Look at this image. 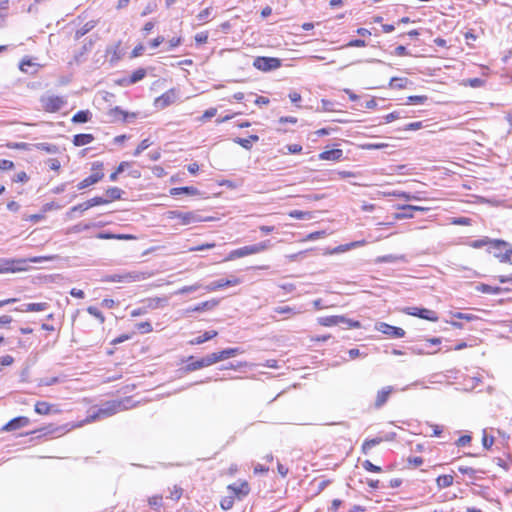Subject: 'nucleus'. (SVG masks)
<instances>
[{"label":"nucleus","instance_id":"obj_1","mask_svg":"<svg viewBox=\"0 0 512 512\" xmlns=\"http://www.w3.org/2000/svg\"><path fill=\"white\" fill-rule=\"evenodd\" d=\"M135 406L132 403V399L130 397H125L121 400H111L107 401L100 408L97 409L93 414H90L87 421L92 422L99 419L108 418L117 412L127 410L131 407Z\"/></svg>","mask_w":512,"mask_h":512},{"label":"nucleus","instance_id":"obj_2","mask_svg":"<svg viewBox=\"0 0 512 512\" xmlns=\"http://www.w3.org/2000/svg\"><path fill=\"white\" fill-rule=\"evenodd\" d=\"M55 256H38L28 259H7L0 258V273L17 272L25 270L24 265L27 263H41L51 261Z\"/></svg>","mask_w":512,"mask_h":512},{"label":"nucleus","instance_id":"obj_3","mask_svg":"<svg viewBox=\"0 0 512 512\" xmlns=\"http://www.w3.org/2000/svg\"><path fill=\"white\" fill-rule=\"evenodd\" d=\"M167 219H178L180 225H190L211 220L210 217H202L195 211L183 212L180 210H169L165 213Z\"/></svg>","mask_w":512,"mask_h":512},{"label":"nucleus","instance_id":"obj_4","mask_svg":"<svg viewBox=\"0 0 512 512\" xmlns=\"http://www.w3.org/2000/svg\"><path fill=\"white\" fill-rule=\"evenodd\" d=\"M488 252L502 263H512V246L504 240L495 239L491 241Z\"/></svg>","mask_w":512,"mask_h":512},{"label":"nucleus","instance_id":"obj_5","mask_svg":"<svg viewBox=\"0 0 512 512\" xmlns=\"http://www.w3.org/2000/svg\"><path fill=\"white\" fill-rule=\"evenodd\" d=\"M42 108L46 112L55 113L66 105V100L61 96L44 95L40 98Z\"/></svg>","mask_w":512,"mask_h":512},{"label":"nucleus","instance_id":"obj_6","mask_svg":"<svg viewBox=\"0 0 512 512\" xmlns=\"http://www.w3.org/2000/svg\"><path fill=\"white\" fill-rule=\"evenodd\" d=\"M319 323L323 326H335L339 324H344L347 328H360L361 324L359 321H355L345 316L335 315V316H326L319 319Z\"/></svg>","mask_w":512,"mask_h":512},{"label":"nucleus","instance_id":"obj_7","mask_svg":"<svg viewBox=\"0 0 512 512\" xmlns=\"http://www.w3.org/2000/svg\"><path fill=\"white\" fill-rule=\"evenodd\" d=\"M253 66L263 72L273 71L281 66V60L275 57H256Z\"/></svg>","mask_w":512,"mask_h":512},{"label":"nucleus","instance_id":"obj_8","mask_svg":"<svg viewBox=\"0 0 512 512\" xmlns=\"http://www.w3.org/2000/svg\"><path fill=\"white\" fill-rule=\"evenodd\" d=\"M103 168V163L101 162H95L93 163V170H97L87 178L83 179L81 182L78 183L77 188L79 190L85 189L93 184H96L99 182L103 177L104 173L101 171Z\"/></svg>","mask_w":512,"mask_h":512},{"label":"nucleus","instance_id":"obj_9","mask_svg":"<svg viewBox=\"0 0 512 512\" xmlns=\"http://www.w3.org/2000/svg\"><path fill=\"white\" fill-rule=\"evenodd\" d=\"M144 279V274L140 272H129L125 274L106 275L102 281L104 282H134Z\"/></svg>","mask_w":512,"mask_h":512},{"label":"nucleus","instance_id":"obj_10","mask_svg":"<svg viewBox=\"0 0 512 512\" xmlns=\"http://www.w3.org/2000/svg\"><path fill=\"white\" fill-rule=\"evenodd\" d=\"M189 360L190 362L185 367L186 371H195L217 363V357H215L214 353L208 354L199 360H193V357H190Z\"/></svg>","mask_w":512,"mask_h":512},{"label":"nucleus","instance_id":"obj_11","mask_svg":"<svg viewBox=\"0 0 512 512\" xmlns=\"http://www.w3.org/2000/svg\"><path fill=\"white\" fill-rule=\"evenodd\" d=\"M375 329L390 338H402L405 336V330L400 327H395L385 322L376 323Z\"/></svg>","mask_w":512,"mask_h":512},{"label":"nucleus","instance_id":"obj_12","mask_svg":"<svg viewBox=\"0 0 512 512\" xmlns=\"http://www.w3.org/2000/svg\"><path fill=\"white\" fill-rule=\"evenodd\" d=\"M406 313L432 322H436L439 319L435 311L426 308L410 307L407 308Z\"/></svg>","mask_w":512,"mask_h":512},{"label":"nucleus","instance_id":"obj_13","mask_svg":"<svg viewBox=\"0 0 512 512\" xmlns=\"http://www.w3.org/2000/svg\"><path fill=\"white\" fill-rule=\"evenodd\" d=\"M228 491L234 498L242 499L247 496L250 492V487L247 482H242L240 484H231L227 487Z\"/></svg>","mask_w":512,"mask_h":512},{"label":"nucleus","instance_id":"obj_14","mask_svg":"<svg viewBox=\"0 0 512 512\" xmlns=\"http://www.w3.org/2000/svg\"><path fill=\"white\" fill-rule=\"evenodd\" d=\"M240 283V279L236 277H232L231 279H218L216 281H213L205 286V289L207 291H216L218 289L227 287V286H235Z\"/></svg>","mask_w":512,"mask_h":512},{"label":"nucleus","instance_id":"obj_15","mask_svg":"<svg viewBox=\"0 0 512 512\" xmlns=\"http://www.w3.org/2000/svg\"><path fill=\"white\" fill-rule=\"evenodd\" d=\"M29 423H30V420L28 417H25V416L15 417L12 420H10L8 423H6L3 426L2 430L7 431V432L15 431L17 429L26 427Z\"/></svg>","mask_w":512,"mask_h":512},{"label":"nucleus","instance_id":"obj_16","mask_svg":"<svg viewBox=\"0 0 512 512\" xmlns=\"http://www.w3.org/2000/svg\"><path fill=\"white\" fill-rule=\"evenodd\" d=\"M251 254H257L254 244L249 246H244L238 249H235L230 252L228 257L225 260H234L236 258H242Z\"/></svg>","mask_w":512,"mask_h":512},{"label":"nucleus","instance_id":"obj_17","mask_svg":"<svg viewBox=\"0 0 512 512\" xmlns=\"http://www.w3.org/2000/svg\"><path fill=\"white\" fill-rule=\"evenodd\" d=\"M175 98L176 95L174 90H169L155 100V105L158 108H165L172 104L175 101Z\"/></svg>","mask_w":512,"mask_h":512},{"label":"nucleus","instance_id":"obj_18","mask_svg":"<svg viewBox=\"0 0 512 512\" xmlns=\"http://www.w3.org/2000/svg\"><path fill=\"white\" fill-rule=\"evenodd\" d=\"M392 391H393L392 386L384 387L380 391H378L374 406L378 409L381 408L388 401V398H389L390 394L392 393Z\"/></svg>","mask_w":512,"mask_h":512},{"label":"nucleus","instance_id":"obj_19","mask_svg":"<svg viewBox=\"0 0 512 512\" xmlns=\"http://www.w3.org/2000/svg\"><path fill=\"white\" fill-rule=\"evenodd\" d=\"M49 304L46 302L41 303H26L23 304L20 308H16L17 311L21 312H40L48 309Z\"/></svg>","mask_w":512,"mask_h":512},{"label":"nucleus","instance_id":"obj_20","mask_svg":"<svg viewBox=\"0 0 512 512\" xmlns=\"http://www.w3.org/2000/svg\"><path fill=\"white\" fill-rule=\"evenodd\" d=\"M476 291L486 293V294H500L503 292H508L509 288H501V287H493L488 284L479 283L475 287Z\"/></svg>","mask_w":512,"mask_h":512},{"label":"nucleus","instance_id":"obj_21","mask_svg":"<svg viewBox=\"0 0 512 512\" xmlns=\"http://www.w3.org/2000/svg\"><path fill=\"white\" fill-rule=\"evenodd\" d=\"M242 352L243 351L241 350V348L235 347V348H227V349H224L219 352H214V354H215V357H217V362H219V361L228 359L230 357H234Z\"/></svg>","mask_w":512,"mask_h":512},{"label":"nucleus","instance_id":"obj_22","mask_svg":"<svg viewBox=\"0 0 512 512\" xmlns=\"http://www.w3.org/2000/svg\"><path fill=\"white\" fill-rule=\"evenodd\" d=\"M170 194L172 196L186 194L189 196L199 195L200 191L193 186H184V187H175L170 189Z\"/></svg>","mask_w":512,"mask_h":512},{"label":"nucleus","instance_id":"obj_23","mask_svg":"<svg viewBox=\"0 0 512 512\" xmlns=\"http://www.w3.org/2000/svg\"><path fill=\"white\" fill-rule=\"evenodd\" d=\"M343 156V151L341 149H332L323 151L319 154V159L321 160H330V161H336L341 159Z\"/></svg>","mask_w":512,"mask_h":512},{"label":"nucleus","instance_id":"obj_24","mask_svg":"<svg viewBox=\"0 0 512 512\" xmlns=\"http://www.w3.org/2000/svg\"><path fill=\"white\" fill-rule=\"evenodd\" d=\"M109 117L111 118V121H116L119 119H123V121H128V117L134 118L135 114L129 115L128 113L121 110L119 107H115L111 109L108 113Z\"/></svg>","mask_w":512,"mask_h":512},{"label":"nucleus","instance_id":"obj_25","mask_svg":"<svg viewBox=\"0 0 512 512\" xmlns=\"http://www.w3.org/2000/svg\"><path fill=\"white\" fill-rule=\"evenodd\" d=\"M217 331L215 330H210V331H206L204 332L202 335L194 338L193 340L189 341V344L191 345H199V344H202L208 340H211L213 339L214 337L217 336Z\"/></svg>","mask_w":512,"mask_h":512},{"label":"nucleus","instance_id":"obj_26","mask_svg":"<svg viewBox=\"0 0 512 512\" xmlns=\"http://www.w3.org/2000/svg\"><path fill=\"white\" fill-rule=\"evenodd\" d=\"M99 239H118V240H128V239H134L135 237L129 234H112L109 232H100L96 236Z\"/></svg>","mask_w":512,"mask_h":512},{"label":"nucleus","instance_id":"obj_27","mask_svg":"<svg viewBox=\"0 0 512 512\" xmlns=\"http://www.w3.org/2000/svg\"><path fill=\"white\" fill-rule=\"evenodd\" d=\"M93 140L94 136L92 134H77L73 137V144L80 147L90 144Z\"/></svg>","mask_w":512,"mask_h":512},{"label":"nucleus","instance_id":"obj_28","mask_svg":"<svg viewBox=\"0 0 512 512\" xmlns=\"http://www.w3.org/2000/svg\"><path fill=\"white\" fill-rule=\"evenodd\" d=\"M97 25V21L90 20L87 23H85L81 28H79L75 32V39L78 40L84 35H86L88 32H90L95 26Z\"/></svg>","mask_w":512,"mask_h":512},{"label":"nucleus","instance_id":"obj_29","mask_svg":"<svg viewBox=\"0 0 512 512\" xmlns=\"http://www.w3.org/2000/svg\"><path fill=\"white\" fill-rule=\"evenodd\" d=\"M35 147H36V149L44 151L48 154H57L60 152L59 147L52 143H46V142L37 143V144H35Z\"/></svg>","mask_w":512,"mask_h":512},{"label":"nucleus","instance_id":"obj_30","mask_svg":"<svg viewBox=\"0 0 512 512\" xmlns=\"http://www.w3.org/2000/svg\"><path fill=\"white\" fill-rule=\"evenodd\" d=\"M398 261L406 262L405 255H384L377 258L376 262L378 263H395Z\"/></svg>","mask_w":512,"mask_h":512},{"label":"nucleus","instance_id":"obj_31","mask_svg":"<svg viewBox=\"0 0 512 512\" xmlns=\"http://www.w3.org/2000/svg\"><path fill=\"white\" fill-rule=\"evenodd\" d=\"M218 304H219L218 300L212 299L209 301L199 303L198 305L193 307L192 311L203 312L206 310H211V309L215 308Z\"/></svg>","mask_w":512,"mask_h":512},{"label":"nucleus","instance_id":"obj_32","mask_svg":"<svg viewBox=\"0 0 512 512\" xmlns=\"http://www.w3.org/2000/svg\"><path fill=\"white\" fill-rule=\"evenodd\" d=\"M143 302L145 303V307H147V310L148 309H157L159 307L164 306V304L166 303V299L155 297V298H148V299L144 300Z\"/></svg>","mask_w":512,"mask_h":512},{"label":"nucleus","instance_id":"obj_33","mask_svg":"<svg viewBox=\"0 0 512 512\" xmlns=\"http://www.w3.org/2000/svg\"><path fill=\"white\" fill-rule=\"evenodd\" d=\"M91 112L89 110H81L78 111L72 117V122L74 123H86L91 119Z\"/></svg>","mask_w":512,"mask_h":512},{"label":"nucleus","instance_id":"obj_34","mask_svg":"<svg viewBox=\"0 0 512 512\" xmlns=\"http://www.w3.org/2000/svg\"><path fill=\"white\" fill-rule=\"evenodd\" d=\"M384 439L381 437H376L373 439H367L362 444V452L364 454H368V452L376 445L380 444Z\"/></svg>","mask_w":512,"mask_h":512},{"label":"nucleus","instance_id":"obj_35","mask_svg":"<svg viewBox=\"0 0 512 512\" xmlns=\"http://www.w3.org/2000/svg\"><path fill=\"white\" fill-rule=\"evenodd\" d=\"M289 216L300 220H310L313 218L312 212L301 210H292L289 212Z\"/></svg>","mask_w":512,"mask_h":512},{"label":"nucleus","instance_id":"obj_36","mask_svg":"<svg viewBox=\"0 0 512 512\" xmlns=\"http://www.w3.org/2000/svg\"><path fill=\"white\" fill-rule=\"evenodd\" d=\"M436 483H437V486L440 489L450 487L453 484V476H451V475H440L436 479Z\"/></svg>","mask_w":512,"mask_h":512},{"label":"nucleus","instance_id":"obj_37","mask_svg":"<svg viewBox=\"0 0 512 512\" xmlns=\"http://www.w3.org/2000/svg\"><path fill=\"white\" fill-rule=\"evenodd\" d=\"M51 405L44 401H39L35 404V412L40 415H48L51 412Z\"/></svg>","mask_w":512,"mask_h":512},{"label":"nucleus","instance_id":"obj_38","mask_svg":"<svg viewBox=\"0 0 512 512\" xmlns=\"http://www.w3.org/2000/svg\"><path fill=\"white\" fill-rule=\"evenodd\" d=\"M145 76H146V70L144 68H139L131 74L129 83L135 84L138 81L142 80Z\"/></svg>","mask_w":512,"mask_h":512},{"label":"nucleus","instance_id":"obj_39","mask_svg":"<svg viewBox=\"0 0 512 512\" xmlns=\"http://www.w3.org/2000/svg\"><path fill=\"white\" fill-rule=\"evenodd\" d=\"M201 287H202V285L200 283H195L193 285L184 286V287L180 288L179 290L175 291L174 294L179 295V294L192 293V292L199 290Z\"/></svg>","mask_w":512,"mask_h":512},{"label":"nucleus","instance_id":"obj_40","mask_svg":"<svg viewBox=\"0 0 512 512\" xmlns=\"http://www.w3.org/2000/svg\"><path fill=\"white\" fill-rule=\"evenodd\" d=\"M106 194L110 200L121 199L123 191L118 187H110L106 190Z\"/></svg>","mask_w":512,"mask_h":512},{"label":"nucleus","instance_id":"obj_41","mask_svg":"<svg viewBox=\"0 0 512 512\" xmlns=\"http://www.w3.org/2000/svg\"><path fill=\"white\" fill-rule=\"evenodd\" d=\"M234 499V496L231 494L223 497L220 501L221 508L225 511L230 510L234 505Z\"/></svg>","mask_w":512,"mask_h":512},{"label":"nucleus","instance_id":"obj_42","mask_svg":"<svg viewBox=\"0 0 512 512\" xmlns=\"http://www.w3.org/2000/svg\"><path fill=\"white\" fill-rule=\"evenodd\" d=\"M87 312H88L90 315H92V316H94L95 318H97L101 324H103V323H104V321H105V317H104L103 313H102L98 308H96V307H94V306H89V307L87 308Z\"/></svg>","mask_w":512,"mask_h":512},{"label":"nucleus","instance_id":"obj_43","mask_svg":"<svg viewBox=\"0 0 512 512\" xmlns=\"http://www.w3.org/2000/svg\"><path fill=\"white\" fill-rule=\"evenodd\" d=\"M88 208H92L94 206L107 204L109 202V199H105L103 197H94L86 201Z\"/></svg>","mask_w":512,"mask_h":512},{"label":"nucleus","instance_id":"obj_44","mask_svg":"<svg viewBox=\"0 0 512 512\" xmlns=\"http://www.w3.org/2000/svg\"><path fill=\"white\" fill-rule=\"evenodd\" d=\"M151 141L147 138V139H144L141 141V143L137 146V148L135 149L133 155L134 156H139L144 150H146L147 148H149L151 146Z\"/></svg>","mask_w":512,"mask_h":512},{"label":"nucleus","instance_id":"obj_45","mask_svg":"<svg viewBox=\"0 0 512 512\" xmlns=\"http://www.w3.org/2000/svg\"><path fill=\"white\" fill-rule=\"evenodd\" d=\"M93 46V40L90 39L87 43H85L82 48H81V51L79 52V54H75L74 56V60L78 63L80 62V57L83 56L87 51H89Z\"/></svg>","mask_w":512,"mask_h":512},{"label":"nucleus","instance_id":"obj_46","mask_svg":"<svg viewBox=\"0 0 512 512\" xmlns=\"http://www.w3.org/2000/svg\"><path fill=\"white\" fill-rule=\"evenodd\" d=\"M129 166L128 162H121L117 167L116 171L111 173L109 176L110 181H116L120 173L124 172L125 168Z\"/></svg>","mask_w":512,"mask_h":512},{"label":"nucleus","instance_id":"obj_47","mask_svg":"<svg viewBox=\"0 0 512 512\" xmlns=\"http://www.w3.org/2000/svg\"><path fill=\"white\" fill-rule=\"evenodd\" d=\"M362 466L365 470L369 471V472H374V473H379L382 471L381 467L380 466H377V465H374L371 461L369 460H365L363 463H362Z\"/></svg>","mask_w":512,"mask_h":512},{"label":"nucleus","instance_id":"obj_48","mask_svg":"<svg viewBox=\"0 0 512 512\" xmlns=\"http://www.w3.org/2000/svg\"><path fill=\"white\" fill-rule=\"evenodd\" d=\"M491 239H489L488 237H484L482 239H477V240H474L471 242L470 246L473 247V248H481L483 246H486L488 244L491 245Z\"/></svg>","mask_w":512,"mask_h":512},{"label":"nucleus","instance_id":"obj_49","mask_svg":"<svg viewBox=\"0 0 512 512\" xmlns=\"http://www.w3.org/2000/svg\"><path fill=\"white\" fill-rule=\"evenodd\" d=\"M407 79L405 78H397L394 77L390 81V86L392 88H404L406 85Z\"/></svg>","mask_w":512,"mask_h":512},{"label":"nucleus","instance_id":"obj_50","mask_svg":"<svg viewBox=\"0 0 512 512\" xmlns=\"http://www.w3.org/2000/svg\"><path fill=\"white\" fill-rule=\"evenodd\" d=\"M452 316L454 318L464 319L466 321H473V320L477 319V316H475L473 314H466V313H461V312L453 313Z\"/></svg>","mask_w":512,"mask_h":512},{"label":"nucleus","instance_id":"obj_51","mask_svg":"<svg viewBox=\"0 0 512 512\" xmlns=\"http://www.w3.org/2000/svg\"><path fill=\"white\" fill-rule=\"evenodd\" d=\"M119 47H120V43H117L115 45H111V46L107 47L106 53L113 54V58L111 59V61L119 59V56L117 55V51H118Z\"/></svg>","mask_w":512,"mask_h":512},{"label":"nucleus","instance_id":"obj_52","mask_svg":"<svg viewBox=\"0 0 512 512\" xmlns=\"http://www.w3.org/2000/svg\"><path fill=\"white\" fill-rule=\"evenodd\" d=\"M234 142L239 144L240 146H242L243 148H245L247 150H250L252 147L251 140L248 138L246 139V138L237 137L236 139H234Z\"/></svg>","mask_w":512,"mask_h":512},{"label":"nucleus","instance_id":"obj_53","mask_svg":"<svg viewBox=\"0 0 512 512\" xmlns=\"http://www.w3.org/2000/svg\"><path fill=\"white\" fill-rule=\"evenodd\" d=\"M137 329L141 332V333H149L152 331V325L150 322H141V323H138L137 324Z\"/></svg>","mask_w":512,"mask_h":512},{"label":"nucleus","instance_id":"obj_54","mask_svg":"<svg viewBox=\"0 0 512 512\" xmlns=\"http://www.w3.org/2000/svg\"><path fill=\"white\" fill-rule=\"evenodd\" d=\"M270 246H271V244H270L269 240L254 244L256 253L263 252V251L267 250L268 248H270Z\"/></svg>","mask_w":512,"mask_h":512},{"label":"nucleus","instance_id":"obj_55","mask_svg":"<svg viewBox=\"0 0 512 512\" xmlns=\"http://www.w3.org/2000/svg\"><path fill=\"white\" fill-rule=\"evenodd\" d=\"M87 202L80 203L78 205L73 206L70 211L68 212V215H71L73 212H84L88 210Z\"/></svg>","mask_w":512,"mask_h":512},{"label":"nucleus","instance_id":"obj_56","mask_svg":"<svg viewBox=\"0 0 512 512\" xmlns=\"http://www.w3.org/2000/svg\"><path fill=\"white\" fill-rule=\"evenodd\" d=\"M274 312L278 314H291L295 313L294 308H291L289 306H278L274 308Z\"/></svg>","mask_w":512,"mask_h":512},{"label":"nucleus","instance_id":"obj_57","mask_svg":"<svg viewBox=\"0 0 512 512\" xmlns=\"http://www.w3.org/2000/svg\"><path fill=\"white\" fill-rule=\"evenodd\" d=\"M400 210H404L405 212H414V211H426L427 208L415 205H404L400 208Z\"/></svg>","mask_w":512,"mask_h":512},{"label":"nucleus","instance_id":"obj_58","mask_svg":"<svg viewBox=\"0 0 512 512\" xmlns=\"http://www.w3.org/2000/svg\"><path fill=\"white\" fill-rule=\"evenodd\" d=\"M14 168V163L7 159H0V170H11Z\"/></svg>","mask_w":512,"mask_h":512},{"label":"nucleus","instance_id":"obj_59","mask_svg":"<svg viewBox=\"0 0 512 512\" xmlns=\"http://www.w3.org/2000/svg\"><path fill=\"white\" fill-rule=\"evenodd\" d=\"M427 100V96H410L408 97L409 103L412 104H423Z\"/></svg>","mask_w":512,"mask_h":512},{"label":"nucleus","instance_id":"obj_60","mask_svg":"<svg viewBox=\"0 0 512 512\" xmlns=\"http://www.w3.org/2000/svg\"><path fill=\"white\" fill-rule=\"evenodd\" d=\"M208 40V33L207 32H200L195 35V41L197 44H204Z\"/></svg>","mask_w":512,"mask_h":512},{"label":"nucleus","instance_id":"obj_61","mask_svg":"<svg viewBox=\"0 0 512 512\" xmlns=\"http://www.w3.org/2000/svg\"><path fill=\"white\" fill-rule=\"evenodd\" d=\"M366 42L362 39H353L346 44V47H365Z\"/></svg>","mask_w":512,"mask_h":512},{"label":"nucleus","instance_id":"obj_62","mask_svg":"<svg viewBox=\"0 0 512 512\" xmlns=\"http://www.w3.org/2000/svg\"><path fill=\"white\" fill-rule=\"evenodd\" d=\"M471 441V436L469 435H463L461 436L457 441H456V445L458 447H463V446H466L467 444H469Z\"/></svg>","mask_w":512,"mask_h":512},{"label":"nucleus","instance_id":"obj_63","mask_svg":"<svg viewBox=\"0 0 512 512\" xmlns=\"http://www.w3.org/2000/svg\"><path fill=\"white\" fill-rule=\"evenodd\" d=\"M29 179V177L27 176V174L24 172V171H21L19 173H17L15 175V177L13 178V181L14 182H22V183H25L27 182Z\"/></svg>","mask_w":512,"mask_h":512},{"label":"nucleus","instance_id":"obj_64","mask_svg":"<svg viewBox=\"0 0 512 512\" xmlns=\"http://www.w3.org/2000/svg\"><path fill=\"white\" fill-rule=\"evenodd\" d=\"M287 150L291 154H297L302 151V146L299 144H289L286 146Z\"/></svg>","mask_w":512,"mask_h":512}]
</instances>
